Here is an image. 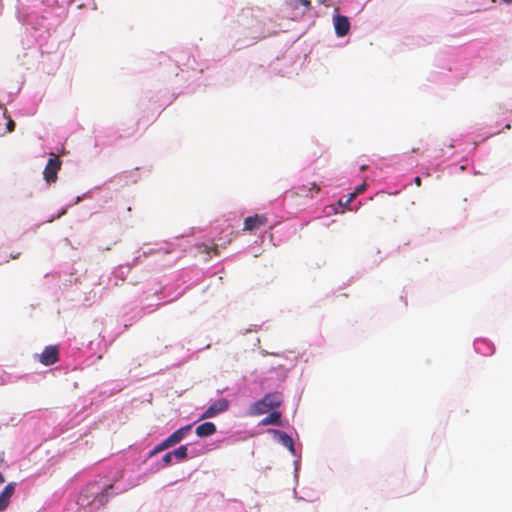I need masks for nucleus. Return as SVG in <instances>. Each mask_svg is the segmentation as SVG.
<instances>
[{
	"instance_id": "obj_1",
	"label": "nucleus",
	"mask_w": 512,
	"mask_h": 512,
	"mask_svg": "<svg viewBox=\"0 0 512 512\" xmlns=\"http://www.w3.org/2000/svg\"><path fill=\"white\" fill-rule=\"evenodd\" d=\"M283 396L279 392H273L265 395L259 401L253 403L249 409V415L257 416L268 413L281 405Z\"/></svg>"
},
{
	"instance_id": "obj_2",
	"label": "nucleus",
	"mask_w": 512,
	"mask_h": 512,
	"mask_svg": "<svg viewBox=\"0 0 512 512\" xmlns=\"http://www.w3.org/2000/svg\"><path fill=\"white\" fill-rule=\"evenodd\" d=\"M61 168L60 159L55 156L50 158L44 168L43 176L48 184L54 183L57 180V174Z\"/></svg>"
},
{
	"instance_id": "obj_3",
	"label": "nucleus",
	"mask_w": 512,
	"mask_h": 512,
	"mask_svg": "<svg viewBox=\"0 0 512 512\" xmlns=\"http://www.w3.org/2000/svg\"><path fill=\"white\" fill-rule=\"evenodd\" d=\"M268 223V218L265 214H255L246 217L244 220V230L253 232L265 226Z\"/></svg>"
},
{
	"instance_id": "obj_4",
	"label": "nucleus",
	"mask_w": 512,
	"mask_h": 512,
	"mask_svg": "<svg viewBox=\"0 0 512 512\" xmlns=\"http://www.w3.org/2000/svg\"><path fill=\"white\" fill-rule=\"evenodd\" d=\"M59 349L57 346H46L42 353L39 355V361L45 366H50L58 362Z\"/></svg>"
},
{
	"instance_id": "obj_5",
	"label": "nucleus",
	"mask_w": 512,
	"mask_h": 512,
	"mask_svg": "<svg viewBox=\"0 0 512 512\" xmlns=\"http://www.w3.org/2000/svg\"><path fill=\"white\" fill-rule=\"evenodd\" d=\"M229 407V402L222 398L210 405L201 415V419H208L216 416L219 413L226 411Z\"/></svg>"
},
{
	"instance_id": "obj_6",
	"label": "nucleus",
	"mask_w": 512,
	"mask_h": 512,
	"mask_svg": "<svg viewBox=\"0 0 512 512\" xmlns=\"http://www.w3.org/2000/svg\"><path fill=\"white\" fill-rule=\"evenodd\" d=\"M335 33L338 37H344L349 33L350 21L348 17L337 14L333 18Z\"/></svg>"
},
{
	"instance_id": "obj_7",
	"label": "nucleus",
	"mask_w": 512,
	"mask_h": 512,
	"mask_svg": "<svg viewBox=\"0 0 512 512\" xmlns=\"http://www.w3.org/2000/svg\"><path fill=\"white\" fill-rule=\"evenodd\" d=\"M113 489V485L109 484L105 486L101 492L97 493L94 497V499L91 501V504H95L97 508L104 507L112 497L111 490ZM87 504H90L88 501Z\"/></svg>"
},
{
	"instance_id": "obj_8",
	"label": "nucleus",
	"mask_w": 512,
	"mask_h": 512,
	"mask_svg": "<svg viewBox=\"0 0 512 512\" xmlns=\"http://www.w3.org/2000/svg\"><path fill=\"white\" fill-rule=\"evenodd\" d=\"M15 491V483H9L5 486L3 491L0 493V512L7 509L10 498L14 494Z\"/></svg>"
},
{
	"instance_id": "obj_9",
	"label": "nucleus",
	"mask_w": 512,
	"mask_h": 512,
	"mask_svg": "<svg viewBox=\"0 0 512 512\" xmlns=\"http://www.w3.org/2000/svg\"><path fill=\"white\" fill-rule=\"evenodd\" d=\"M192 425L188 424L186 426H183L173 432L168 438V441L172 444V446L178 444L190 431H191Z\"/></svg>"
},
{
	"instance_id": "obj_10",
	"label": "nucleus",
	"mask_w": 512,
	"mask_h": 512,
	"mask_svg": "<svg viewBox=\"0 0 512 512\" xmlns=\"http://www.w3.org/2000/svg\"><path fill=\"white\" fill-rule=\"evenodd\" d=\"M216 432V426L212 422H205L197 426L196 434L199 437H207Z\"/></svg>"
},
{
	"instance_id": "obj_11",
	"label": "nucleus",
	"mask_w": 512,
	"mask_h": 512,
	"mask_svg": "<svg viewBox=\"0 0 512 512\" xmlns=\"http://www.w3.org/2000/svg\"><path fill=\"white\" fill-rule=\"evenodd\" d=\"M311 191H315L316 193L320 192V187L315 183H310L308 186L302 185L295 189L293 192L297 196L307 197Z\"/></svg>"
},
{
	"instance_id": "obj_12",
	"label": "nucleus",
	"mask_w": 512,
	"mask_h": 512,
	"mask_svg": "<svg viewBox=\"0 0 512 512\" xmlns=\"http://www.w3.org/2000/svg\"><path fill=\"white\" fill-rule=\"evenodd\" d=\"M281 414L279 412H272L267 417L261 420L260 424L263 426L266 425H279L280 424Z\"/></svg>"
},
{
	"instance_id": "obj_13",
	"label": "nucleus",
	"mask_w": 512,
	"mask_h": 512,
	"mask_svg": "<svg viewBox=\"0 0 512 512\" xmlns=\"http://www.w3.org/2000/svg\"><path fill=\"white\" fill-rule=\"evenodd\" d=\"M276 433L279 435L281 443L294 453L293 439L284 432L276 431Z\"/></svg>"
},
{
	"instance_id": "obj_14",
	"label": "nucleus",
	"mask_w": 512,
	"mask_h": 512,
	"mask_svg": "<svg viewBox=\"0 0 512 512\" xmlns=\"http://www.w3.org/2000/svg\"><path fill=\"white\" fill-rule=\"evenodd\" d=\"M171 452L173 457H176L179 461L185 460L188 456V448L186 445L179 446L177 449Z\"/></svg>"
},
{
	"instance_id": "obj_15",
	"label": "nucleus",
	"mask_w": 512,
	"mask_h": 512,
	"mask_svg": "<svg viewBox=\"0 0 512 512\" xmlns=\"http://www.w3.org/2000/svg\"><path fill=\"white\" fill-rule=\"evenodd\" d=\"M289 5L292 8H298L300 5L304 7V11H308L311 8L310 0H289Z\"/></svg>"
},
{
	"instance_id": "obj_16",
	"label": "nucleus",
	"mask_w": 512,
	"mask_h": 512,
	"mask_svg": "<svg viewBox=\"0 0 512 512\" xmlns=\"http://www.w3.org/2000/svg\"><path fill=\"white\" fill-rule=\"evenodd\" d=\"M365 190H366V184L365 183H362V184L358 185L356 187L355 191L350 194L349 198L345 202V206L349 205L356 198L357 195L363 193Z\"/></svg>"
},
{
	"instance_id": "obj_17",
	"label": "nucleus",
	"mask_w": 512,
	"mask_h": 512,
	"mask_svg": "<svg viewBox=\"0 0 512 512\" xmlns=\"http://www.w3.org/2000/svg\"><path fill=\"white\" fill-rule=\"evenodd\" d=\"M172 457H173V454L172 452H168L166 453L163 458H162V462H163V466H168L171 464L172 462Z\"/></svg>"
},
{
	"instance_id": "obj_18",
	"label": "nucleus",
	"mask_w": 512,
	"mask_h": 512,
	"mask_svg": "<svg viewBox=\"0 0 512 512\" xmlns=\"http://www.w3.org/2000/svg\"><path fill=\"white\" fill-rule=\"evenodd\" d=\"M159 445V448L163 451V450H166L170 447H172V444L168 441V438H166L165 440H163L161 443L158 444Z\"/></svg>"
},
{
	"instance_id": "obj_19",
	"label": "nucleus",
	"mask_w": 512,
	"mask_h": 512,
	"mask_svg": "<svg viewBox=\"0 0 512 512\" xmlns=\"http://www.w3.org/2000/svg\"><path fill=\"white\" fill-rule=\"evenodd\" d=\"M15 129V122L12 119H9L7 123V130L8 132H13Z\"/></svg>"
},
{
	"instance_id": "obj_20",
	"label": "nucleus",
	"mask_w": 512,
	"mask_h": 512,
	"mask_svg": "<svg viewBox=\"0 0 512 512\" xmlns=\"http://www.w3.org/2000/svg\"><path fill=\"white\" fill-rule=\"evenodd\" d=\"M162 450L159 448V445H156L154 449L150 452L149 456H154L155 454L161 452Z\"/></svg>"
},
{
	"instance_id": "obj_21",
	"label": "nucleus",
	"mask_w": 512,
	"mask_h": 512,
	"mask_svg": "<svg viewBox=\"0 0 512 512\" xmlns=\"http://www.w3.org/2000/svg\"><path fill=\"white\" fill-rule=\"evenodd\" d=\"M414 183L417 187L421 186V178L419 176L414 178Z\"/></svg>"
},
{
	"instance_id": "obj_22",
	"label": "nucleus",
	"mask_w": 512,
	"mask_h": 512,
	"mask_svg": "<svg viewBox=\"0 0 512 512\" xmlns=\"http://www.w3.org/2000/svg\"><path fill=\"white\" fill-rule=\"evenodd\" d=\"M4 482H5V478L2 475V473L0 472V485L3 484Z\"/></svg>"
},
{
	"instance_id": "obj_23",
	"label": "nucleus",
	"mask_w": 512,
	"mask_h": 512,
	"mask_svg": "<svg viewBox=\"0 0 512 512\" xmlns=\"http://www.w3.org/2000/svg\"><path fill=\"white\" fill-rule=\"evenodd\" d=\"M505 3H512V0H503Z\"/></svg>"
},
{
	"instance_id": "obj_24",
	"label": "nucleus",
	"mask_w": 512,
	"mask_h": 512,
	"mask_svg": "<svg viewBox=\"0 0 512 512\" xmlns=\"http://www.w3.org/2000/svg\"><path fill=\"white\" fill-rule=\"evenodd\" d=\"M215 254L217 253V246L213 247Z\"/></svg>"
},
{
	"instance_id": "obj_25",
	"label": "nucleus",
	"mask_w": 512,
	"mask_h": 512,
	"mask_svg": "<svg viewBox=\"0 0 512 512\" xmlns=\"http://www.w3.org/2000/svg\"><path fill=\"white\" fill-rule=\"evenodd\" d=\"M510 128H511L510 124H507L506 129H510Z\"/></svg>"
}]
</instances>
